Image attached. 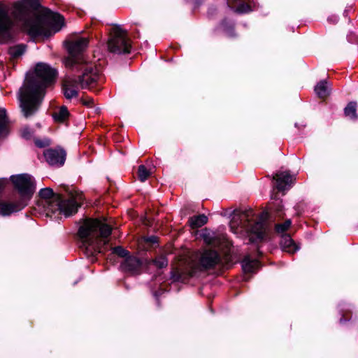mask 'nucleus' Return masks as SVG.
Instances as JSON below:
<instances>
[{"label": "nucleus", "instance_id": "obj_25", "mask_svg": "<svg viewBox=\"0 0 358 358\" xmlns=\"http://www.w3.org/2000/svg\"><path fill=\"white\" fill-rule=\"evenodd\" d=\"M150 176V172L144 165H140L138 169V176L141 182H145Z\"/></svg>", "mask_w": 358, "mask_h": 358}, {"label": "nucleus", "instance_id": "obj_20", "mask_svg": "<svg viewBox=\"0 0 358 358\" xmlns=\"http://www.w3.org/2000/svg\"><path fill=\"white\" fill-rule=\"evenodd\" d=\"M259 266V262L246 257L242 262V268L245 273H252Z\"/></svg>", "mask_w": 358, "mask_h": 358}, {"label": "nucleus", "instance_id": "obj_14", "mask_svg": "<svg viewBox=\"0 0 358 358\" xmlns=\"http://www.w3.org/2000/svg\"><path fill=\"white\" fill-rule=\"evenodd\" d=\"M273 178L276 180L277 189L282 192L289 188L294 180V176L287 171L276 173Z\"/></svg>", "mask_w": 358, "mask_h": 358}, {"label": "nucleus", "instance_id": "obj_5", "mask_svg": "<svg viewBox=\"0 0 358 358\" xmlns=\"http://www.w3.org/2000/svg\"><path fill=\"white\" fill-rule=\"evenodd\" d=\"M72 72L82 71V74L76 79L71 75H66L63 80L62 90L64 96L71 99L78 95L79 87L82 89H92L100 79L97 68L87 62L78 64Z\"/></svg>", "mask_w": 358, "mask_h": 358}, {"label": "nucleus", "instance_id": "obj_3", "mask_svg": "<svg viewBox=\"0 0 358 358\" xmlns=\"http://www.w3.org/2000/svg\"><path fill=\"white\" fill-rule=\"evenodd\" d=\"M111 231L112 228L108 224L99 220H85L78 230L80 248L87 257L103 252Z\"/></svg>", "mask_w": 358, "mask_h": 358}, {"label": "nucleus", "instance_id": "obj_1", "mask_svg": "<svg viewBox=\"0 0 358 358\" xmlns=\"http://www.w3.org/2000/svg\"><path fill=\"white\" fill-rule=\"evenodd\" d=\"M36 3V0H20L15 3L11 10L15 20L31 36L46 35L48 24L59 31L64 25V17L48 8H43L38 13L32 9Z\"/></svg>", "mask_w": 358, "mask_h": 358}, {"label": "nucleus", "instance_id": "obj_21", "mask_svg": "<svg viewBox=\"0 0 358 358\" xmlns=\"http://www.w3.org/2000/svg\"><path fill=\"white\" fill-rule=\"evenodd\" d=\"M208 221V218L204 215L193 216L189 219V224L193 229L199 228L204 225Z\"/></svg>", "mask_w": 358, "mask_h": 358}, {"label": "nucleus", "instance_id": "obj_19", "mask_svg": "<svg viewBox=\"0 0 358 358\" xmlns=\"http://www.w3.org/2000/svg\"><path fill=\"white\" fill-rule=\"evenodd\" d=\"M281 246L284 250L289 253H294L298 248L295 245L293 240L288 235H285L281 240Z\"/></svg>", "mask_w": 358, "mask_h": 358}, {"label": "nucleus", "instance_id": "obj_17", "mask_svg": "<svg viewBox=\"0 0 358 358\" xmlns=\"http://www.w3.org/2000/svg\"><path fill=\"white\" fill-rule=\"evenodd\" d=\"M315 92L318 97L324 99L330 94V87L326 80H322L315 87Z\"/></svg>", "mask_w": 358, "mask_h": 358}, {"label": "nucleus", "instance_id": "obj_31", "mask_svg": "<svg viewBox=\"0 0 358 358\" xmlns=\"http://www.w3.org/2000/svg\"><path fill=\"white\" fill-rule=\"evenodd\" d=\"M8 183V180L7 178H0V193L4 189Z\"/></svg>", "mask_w": 358, "mask_h": 358}, {"label": "nucleus", "instance_id": "obj_4", "mask_svg": "<svg viewBox=\"0 0 358 358\" xmlns=\"http://www.w3.org/2000/svg\"><path fill=\"white\" fill-rule=\"evenodd\" d=\"M38 206L41 207L48 216L59 212L69 216L77 212L83 199L82 193L75 191L71 192L68 199H62L58 194H55L52 189L46 187L39 192Z\"/></svg>", "mask_w": 358, "mask_h": 358}, {"label": "nucleus", "instance_id": "obj_9", "mask_svg": "<svg viewBox=\"0 0 358 358\" xmlns=\"http://www.w3.org/2000/svg\"><path fill=\"white\" fill-rule=\"evenodd\" d=\"M131 47L127 31L119 26L113 27L108 41V50L115 54H126L130 52Z\"/></svg>", "mask_w": 358, "mask_h": 358}, {"label": "nucleus", "instance_id": "obj_13", "mask_svg": "<svg viewBox=\"0 0 358 358\" xmlns=\"http://www.w3.org/2000/svg\"><path fill=\"white\" fill-rule=\"evenodd\" d=\"M48 163L52 166H60L64 164L66 152L62 149H49L44 152Z\"/></svg>", "mask_w": 358, "mask_h": 358}, {"label": "nucleus", "instance_id": "obj_27", "mask_svg": "<svg viewBox=\"0 0 358 358\" xmlns=\"http://www.w3.org/2000/svg\"><path fill=\"white\" fill-rule=\"evenodd\" d=\"M153 264L159 268L166 267L168 265V260L164 256H159L155 259L152 260Z\"/></svg>", "mask_w": 358, "mask_h": 358}, {"label": "nucleus", "instance_id": "obj_2", "mask_svg": "<svg viewBox=\"0 0 358 358\" xmlns=\"http://www.w3.org/2000/svg\"><path fill=\"white\" fill-rule=\"evenodd\" d=\"M57 75V71L48 64L38 63L34 72L27 76L18 93L20 106L26 117L38 110L45 89L55 81Z\"/></svg>", "mask_w": 358, "mask_h": 358}, {"label": "nucleus", "instance_id": "obj_24", "mask_svg": "<svg viewBox=\"0 0 358 358\" xmlns=\"http://www.w3.org/2000/svg\"><path fill=\"white\" fill-rule=\"evenodd\" d=\"M69 115V111L64 106L62 107L57 112L55 113L53 117L57 121H63Z\"/></svg>", "mask_w": 358, "mask_h": 358}, {"label": "nucleus", "instance_id": "obj_12", "mask_svg": "<svg viewBox=\"0 0 358 358\" xmlns=\"http://www.w3.org/2000/svg\"><path fill=\"white\" fill-rule=\"evenodd\" d=\"M27 205V201L19 199L15 201H0V215L9 216L12 213L18 212Z\"/></svg>", "mask_w": 358, "mask_h": 358}, {"label": "nucleus", "instance_id": "obj_35", "mask_svg": "<svg viewBox=\"0 0 358 358\" xmlns=\"http://www.w3.org/2000/svg\"><path fill=\"white\" fill-rule=\"evenodd\" d=\"M236 0H228L227 3L229 7L233 8L234 5L233 3L235 2Z\"/></svg>", "mask_w": 358, "mask_h": 358}, {"label": "nucleus", "instance_id": "obj_10", "mask_svg": "<svg viewBox=\"0 0 358 358\" xmlns=\"http://www.w3.org/2000/svg\"><path fill=\"white\" fill-rule=\"evenodd\" d=\"M10 180L21 196L20 199L27 201L34 194L36 186L34 178L27 173L12 176Z\"/></svg>", "mask_w": 358, "mask_h": 358}, {"label": "nucleus", "instance_id": "obj_22", "mask_svg": "<svg viewBox=\"0 0 358 358\" xmlns=\"http://www.w3.org/2000/svg\"><path fill=\"white\" fill-rule=\"evenodd\" d=\"M26 50V46L24 45H17L10 48L9 55L12 59H17L22 55Z\"/></svg>", "mask_w": 358, "mask_h": 358}, {"label": "nucleus", "instance_id": "obj_28", "mask_svg": "<svg viewBox=\"0 0 358 358\" xmlns=\"http://www.w3.org/2000/svg\"><path fill=\"white\" fill-rule=\"evenodd\" d=\"M113 252L121 257H125L129 255V252L121 246L114 248Z\"/></svg>", "mask_w": 358, "mask_h": 358}, {"label": "nucleus", "instance_id": "obj_34", "mask_svg": "<svg viewBox=\"0 0 358 358\" xmlns=\"http://www.w3.org/2000/svg\"><path fill=\"white\" fill-rule=\"evenodd\" d=\"M147 241L148 242H150V243H156L157 242V238L155 236H150V237H148L147 239H146Z\"/></svg>", "mask_w": 358, "mask_h": 358}, {"label": "nucleus", "instance_id": "obj_18", "mask_svg": "<svg viewBox=\"0 0 358 358\" xmlns=\"http://www.w3.org/2000/svg\"><path fill=\"white\" fill-rule=\"evenodd\" d=\"M201 236L204 242L208 245L218 247L220 245V239L214 232L205 229L201 234Z\"/></svg>", "mask_w": 358, "mask_h": 358}, {"label": "nucleus", "instance_id": "obj_7", "mask_svg": "<svg viewBox=\"0 0 358 358\" xmlns=\"http://www.w3.org/2000/svg\"><path fill=\"white\" fill-rule=\"evenodd\" d=\"M254 215V212L251 209L236 213L230 223L231 229L234 233H237L239 229L245 230L249 235L250 242L252 243L262 240L266 229L264 221L259 220L252 223Z\"/></svg>", "mask_w": 358, "mask_h": 358}, {"label": "nucleus", "instance_id": "obj_29", "mask_svg": "<svg viewBox=\"0 0 358 358\" xmlns=\"http://www.w3.org/2000/svg\"><path fill=\"white\" fill-rule=\"evenodd\" d=\"M235 10L237 13H243L250 11V8L248 4L243 3L238 5V6L236 8Z\"/></svg>", "mask_w": 358, "mask_h": 358}, {"label": "nucleus", "instance_id": "obj_32", "mask_svg": "<svg viewBox=\"0 0 358 358\" xmlns=\"http://www.w3.org/2000/svg\"><path fill=\"white\" fill-rule=\"evenodd\" d=\"M83 103L88 107H91L93 104V99L83 100Z\"/></svg>", "mask_w": 358, "mask_h": 358}, {"label": "nucleus", "instance_id": "obj_16", "mask_svg": "<svg viewBox=\"0 0 358 358\" xmlns=\"http://www.w3.org/2000/svg\"><path fill=\"white\" fill-rule=\"evenodd\" d=\"M141 266V263L140 260L136 257H128L122 264V266L124 269L131 272H136L140 268Z\"/></svg>", "mask_w": 358, "mask_h": 358}, {"label": "nucleus", "instance_id": "obj_26", "mask_svg": "<svg viewBox=\"0 0 358 358\" xmlns=\"http://www.w3.org/2000/svg\"><path fill=\"white\" fill-rule=\"evenodd\" d=\"M291 224V220H287L282 224H277L275 225V230L279 234L284 233L289 228Z\"/></svg>", "mask_w": 358, "mask_h": 358}, {"label": "nucleus", "instance_id": "obj_33", "mask_svg": "<svg viewBox=\"0 0 358 358\" xmlns=\"http://www.w3.org/2000/svg\"><path fill=\"white\" fill-rule=\"evenodd\" d=\"M22 136L26 138H29L31 136L30 133L28 131V129H24L22 131Z\"/></svg>", "mask_w": 358, "mask_h": 358}, {"label": "nucleus", "instance_id": "obj_30", "mask_svg": "<svg viewBox=\"0 0 358 358\" xmlns=\"http://www.w3.org/2000/svg\"><path fill=\"white\" fill-rule=\"evenodd\" d=\"M34 142L38 148H44L50 145V140L46 138L43 140L36 139Z\"/></svg>", "mask_w": 358, "mask_h": 358}, {"label": "nucleus", "instance_id": "obj_11", "mask_svg": "<svg viewBox=\"0 0 358 358\" xmlns=\"http://www.w3.org/2000/svg\"><path fill=\"white\" fill-rule=\"evenodd\" d=\"M14 22L8 6L0 3V43L10 40L13 35Z\"/></svg>", "mask_w": 358, "mask_h": 358}, {"label": "nucleus", "instance_id": "obj_23", "mask_svg": "<svg viewBox=\"0 0 358 358\" xmlns=\"http://www.w3.org/2000/svg\"><path fill=\"white\" fill-rule=\"evenodd\" d=\"M356 111L357 103L355 102H350L345 108L344 110L345 116L354 120L357 117Z\"/></svg>", "mask_w": 358, "mask_h": 358}, {"label": "nucleus", "instance_id": "obj_8", "mask_svg": "<svg viewBox=\"0 0 358 358\" xmlns=\"http://www.w3.org/2000/svg\"><path fill=\"white\" fill-rule=\"evenodd\" d=\"M89 40L82 37L69 41L67 43L69 56L64 59L65 66L69 71H73L78 64H83L87 61L85 59L83 52L87 48Z\"/></svg>", "mask_w": 358, "mask_h": 358}, {"label": "nucleus", "instance_id": "obj_6", "mask_svg": "<svg viewBox=\"0 0 358 358\" xmlns=\"http://www.w3.org/2000/svg\"><path fill=\"white\" fill-rule=\"evenodd\" d=\"M220 262V257L215 250L205 249L196 252L185 267L172 271L171 278L174 281H183L189 277L196 276L214 267Z\"/></svg>", "mask_w": 358, "mask_h": 358}, {"label": "nucleus", "instance_id": "obj_15", "mask_svg": "<svg viewBox=\"0 0 358 358\" xmlns=\"http://www.w3.org/2000/svg\"><path fill=\"white\" fill-rule=\"evenodd\" d=\"M9 131V121L6 110L0 108V138L8 135Z\"/></svg>", "mask_w": 358, "mask_h": 358}]
</instances>
